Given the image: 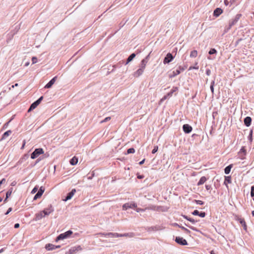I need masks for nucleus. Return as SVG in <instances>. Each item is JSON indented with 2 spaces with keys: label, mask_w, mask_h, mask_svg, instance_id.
I'll return each mask as SVG.
<instances>
[{
  "label": "nucleus",
  "mask_w": 254,
  "mask_h": 254,
  "mask_svg": "<svg viewBox=\"0 0 254 254\" xmlns=\"http://www.w3.org/2000/svg\"><path fill=\"white\" fill-rule=\"evenodd\" d=\"M110 120H111V117H106L105 119H104L103 120L101 121L100 122V123L102 124L103 123L108 122V121H110Z\"/></svg>",
  "instance_id": "obj_38"
},
{
  "label": "nucleus",
  "mask_w": 254,
  "mask_h": 254,
  "mask_svg": "<svg viewBox=\"0 0 254 254\" xmlns=\"http://www.w3.org/2000/svg\"><path fill=\"white\" fill-rule=\"evenodd\" d=\"M223 12V10L220 8H216L213 12V15L215 16L218 17Z\"/></svg>",
  "instance_id": "obj_17"
},
{
  "label": "nucleus",
  "mask_w": 254,
  "mask_h": 254,
  "mask_svg": "<svg viewBox=\"0 0 254 254\" xmlns=\"http://www.w3.org/2000/svg\"><path fill=\"white\" fill-rule=\"evenodd\" d=\"M169 97L167 95H166L165 96H164V97L162 98V100H165L166 99H167L168 98H169Z\"/></svg>",
  "instance_id": "obj_52"
},
{
  "label": "nucleus",
  "mask_w": 254,
  "mask_h": 254,
  "mask_svg": "<svg viewBox=\"0 0 254 254\" xmlns=\"http://www.w3.org/2000/svg\"><path fill=\"white\" fill-rule=\"evenodd\" d=\"M134 235L133 233H125L124 234H121L120 237H127L131 238L134 237Z\"/></svg>",
  "instance_id": "obj_27"
},
{
  "label": "nucleus",
  "mask_w": 254,
  "mask_h": 254,
  "mask_svg": "<svg viewBox=\"0 0 254 254\" xmlns=\"http://www.w3.org/2000/svg\"><path fill=\"white\" fill-rule=\"evenodd\" d=\"M195 202L200 205H202L203 204V202L200 200H195Z\"/></svg>",
  "instance_id": "obj_43"
},
{
  "label": "nucleus",
  "mask_w": 254,
  "mask_h": 254,
  "mask_svg": "<svg viewBox=\"0 0 254 254\" xmlns=\"http://www.w3.org/2000/svg\"><path fill=\"white\" fill-rule=\"evenodd\" d=\"M144 161H145V159H143V160H142L141 161H140V162H139V164L140 165H142V164H143L144 163Z\"/></svg>",
  "instance_id": "obj_54"
},
{
  "label": "nucleus",
  "mask_w": 254,
  "mask_h": 254,
  "mask_svg": "<svg viewBox=\"0 0 254 254\" xmlns=\"http://www.w3.org/2000/svg\"><path fill=\"white\" fill-rule=\"evenodd\" d=\"M184 217L185 219H187L188 220L190 221V222H192V223H195V220H194V219H192V218H189V217H188V216H184Z\"/></svg>",
  "instance_id": "obj_37"
},
{
  "label": "nucleus",
  "mask_w": 254,
  "mask_h": 254,
  "mask_svg": "<svg viewBox=\"0 0 254 254\" xmlns=\"http://www.w3.org/2000/svg\"><path fill=\"white\" fill-rule=\"evenodd\" d=\"M252 122V119L250 117H247L244 119V124L247 127H249Z\"/></svg>",
  "instance_id": "obj_18"
},
{
  "label": "nucleus",
  "mask_w": 254,
  "mask_h": 254,
  "mask_svg": "<svg viewBox=\"0 0 254 254\" xmlns=\"http://www.w3.org/2000/svg\"><path fill=\"white\" fill-rule=\"evenodd\" d=\"M173 59V57L171 53H168L166 57L164 59L163 63L164 64H168Z\"/></svg>",
  "instance_id": "obj_9"
},
{
  "label": "nucleus",
  "mask_w": 254,
  "mask_h": 254,
  "mask_svg": "<svg viewBox=\"0 0 254 254\" xmlns=\"http://www.w3.org/2000/svg\"><path fill=\"white\" fill-rule=\"evenodd\" d=\"M148 56H147V57H146L145 59H143L141 61L139 68H140L143 70L145 69V68L146 67V64L148 62Z\"/></svg>",
  "instance_id": "obj_13"
},
{
  "label": "nucleus",
  "mask_w": 254,
  "mask_h": 254,
  "mask_svg": "<svg viewBox=\"0 0 254 254\" xmlns=\"http://www.w3.org/2000/svg\"><path fill=\"white\" fill-rule=\"evenodd\" d=\"M25 144V142H24V143L23 144L22 146V147H21L22 149L24 147Z\"/></svg>",
  "instance_id": "obj_58"
},
{
  "label": "nucleus",
  "mask_w": 254,
  "mask_h": 254,
  "mask_svg": "<svg viewBox=\"0 0 254 254\" xmlns=\"http://www.w3.org/2000/svg\"><path fill=\"white\" fill-rule=\"evenodd\" d=\"M144 70L143 69L140 68H139V69H138L134 73V76L135 77H139L140 75H141L144 72Z\"/></svg>",
  "instance_id": "obj_21"
},
{
  "label": "nucleus",
  "mask_w": 254,
  "mask_h": 254,
  "mask_svg": "<svg viewBox=\"0 0 254 254\" xmlns=\"http://www.w3.org/2000/svg\"><path fill=\"white\" fill-rule=\"evenodd\" d=\"M224 3L226 5H228L229 4V1L228 0H225Z\"/></svg>",
  "instance_id": "obj_51"
},
{
  "label": "nucleus",
  "mask_w": 254,
  "mask_h": 254,
  "mask_svg": "<svg viewBox=\"0 0 254 254\" xmlns=\"http://www.w3.org/2000/svg\"><path fill=\"white\" fill-rule=\"evenodd\" d=\"M135 57V54L134 53L131 54L127 59V64L131 62Z\"/></svg>",
  "instance_id": "obj_32"
},
{
  "label": "nucleus",
  "mask_w": 254,
  "mask_h": 254,
  "mask_svg": "<svg viewBox=\"0 0 254 254\" xmlns=\"http://www.w3.org/2000/svg\"><path fill=\"white\" fill-rule=\"evenodd\" d=\"M57 78V76H55L45 86V88H50L55 83Z\"/></svg>",
  "instance_id": "obj_14"
},
{
  "label": "nucleus",
  "mask_w": 254,
  "mask_h": 254,
  "mask_svg": "<svg viewBox=\"0 0 254 254\" xmlns=\"http://www.w3.org/2000/svg\"><path fill=\"white\" fill-rule=\"evenodd\" d=\"M72 232L71 230L67 231L65 233L61 234L56 239V241L67 239L71 235Z\"/></svg>",
  "instance_id": "obj_1"
},
{
  "label": "nucleus",
  "mask_w": 254,
  "mask_h": 254,
  "mask_svg": "<svg viewBox=\"0 0 254 254\" xmlns=\"http://www.w3.org/2000/svg\"><path fill=\"white\" fill-rule=\"evenodd\" d=\"M11 133V131L9 130L5 132L2 135V139H5L7 136H8Z\"/></svg>",
  "instance_id": "obj_30"
},
{
  "label": "nucleus",
  "mask_w": 254,
  "mask_h": 254,
  "mask_svg": "<svg viewBox=\"0 0 254 254\" xmlns=\"http://www.w3.org/2000/svg\"><path fill=\"white\" fill-rule=\"evenodd\" d=\"M224 184L227 187H228L227 183H229V184L231 183V177H230V176H226L225 177V181H224Z\"/></svg>",
  "instance_id": "obj_25"
},
{
  "label": "nucleus",
  "mask_w": 254,
  "mask_h": 254,
  "mask_svg": "<svg viewBox=\"0 0 254 254\" xmlns=\"http://www.w3.org/2000/svg\"><path fill=\"white\" fill-rule=\"evenodd\" d=\"M158 149V146H154L153 149L152 151V153H153V154L155 153L157 151Z\"/></svg>",
  "instance_id": "obj_41"
},
{
  "label": "nucleus",
  "mask_w": 254,
  "mask_h": 254,
  "mask_svg": "<svg viewBox=\"0 0 254 254\" xmlns=\"http://www.w3.org/2000/svg\"><path fill=\"white\" fill-rule=\"evenodd\" d=\"M2 200V198L0 197V202H1Z\"/></svg>",
  "instance_id": "obj_64"
},
{
  "label": "nucleus",
  "mask_w": 254,
  "mask_h": 254,
  "mask_svg": "<svg viewBox=\"0 0 254 254\" xmlns=\"http://www.w3.org/2000/svg\"><path fill=\"white\" fill-rule=\"evenodd\" d=\"M12 210V208L11 207L9 208L7 211L5 213V214H8Z\"/></svg>",
  "instance_id": "obj_48"
},
{
  "label": "nucleus",
  "mask_w": 254,
  "mask_h": 254,
  "mask_svg": "<svg viewBox=\"0 0 254 254\" xmlns=\"http://www.w3.org/2000/svg\"><path fill=\"white\" fill-rule=\"evenodd\" d=\"M78 162V158L74 156L70 160V164L72 165H76Z\"/></svg>",
  "instance_id": "obj_24"
},
{
  "label": "nucleus",
  "mask_w": 254,
  "mask_h": 254,
  "mask_svg": "<svg viewBox=\"0 0 254 254\" xmlns=\"http://www.w3.org/2000/svg\"><path fill=\"white\" fill-rule=\"evenodd\" d=\"M175 241L179 244L181 245H188L187 241L183 238L181 237H176L175 239Z\"/></svg>",
  "instance_id": "obj_8"
},
{
  "label": "nucleus",
  "mask_w": 254,
  "mask_h": 254,
  "mask_svg": "<svg viewBox=\"0 0 254 254\" xmlns=\"http://www.w3.org/2000/svg\"><path fill=\"white\" fill-rule=\"evenodd\" d=\"M37 188L35 187L32 190V193H35L37 191Z\"/></svg>",
  "instance_id": "obj_47"
},
{
  "label": "nucleus",
  "mask_w": 254,
  "mask_h": 254,
  "mask_svg": "<svg viewBox=\"0 0 254 254\" xmlns=\"http://www.w3.org/2000/svg\"><path fill=\"white\" fill-rule=\"evenodd\" d=\"M135 152V150L134 148H129L127 149V154H130V153H133Z\"/></svg>",
  "instance_id": "obj_36"
},
{
  "label": "nucleus",
  "mask_w": 254,
  "mask_h": 254,
  "mask_svg": "<svg viewBox=\"0 0 254 254\" xmlns=\"http://www.w3.org/2000/svg\"><path fill=\"white\" fill-rule=\"evenodd\" d=\"M76 192V190L75 189H73L71 190V191L69 192L67 194L66 197L64 199V201H67L68 200L70 199L72 196L74 195Z\"/></svg>",
  "instance_id": "obj_12"
},
{
  "label": "nucleus",
  "mask_w": 254,
  "mask_h": 254,
  "mask_svg": "<svg viewBox=\"0 0 254 254\" xmlns=\"http://www.w3.org/2000/svg\"><path fill=\"white\" fill-rule=\"evenodd\" d=\"M18 85V83H16V84H15L14 85H12V87L14 88L15 86H17Z\"/></svg>",
  "instance_id": "obj_57"
},
{
  "label": "nucleus",
  "mask_w": 254,
  "mask_h": 254,
  "mask_svg": "<svg viewBox=\"0 0 254 254\" xmlns=\"http://www.w3.org/2000/svg\"><path fill=\"white\" fill-rule=\"evenodd\" d=\"M180 228H181L187 234H190V232L189 230H188V229L186 228L185 227H183V226H179Z\"/></svg>",
  "instance_id": "obj_33"
},
{
  "label": "nucleus",
  "mask_w": 254,
  "mask_h": 254,
  "mask_svg": "<svg viewBox=\"0 0 254 254\" xmlns=\"http://www.w3.org/2000/svg\"><path fill=\"white\" fill-rule=\"evenodd\" d=\"M136 204L133 202L130 203H126L123 205V209L126 210L128 208H136Z\"/></svg>",
  "instance_id": "obj_5"
},
{
  "label": "nucleus",
  "mask_w": 254,
  "mask_h": 254,
  "mask_svg": "<svg viewBox=\"0 0 254 254\" xmlns=\"http://www.w3.org/2000/svg\"><path fill=\"white\" fill-rule=\"evenodd\" d=\"M60 246H55V249H56V248H60Z\"/></svg>",
  "instance_id": "obj_62"
},
{
  "label": "nucleus",
  "mask_w": 254,
  "mask_h": 254,
  "mask_svg": "<svg viewBox=\"0 0 254 254\" xmlns=\"http://www.w3.org/2000/svg\"><path fill=\"white\" fill-rule=\"evenodd\" d=\"M32 64H36L37 62V58L35 57H33L32 58Z\"/></svg>",
  "instance_id": "obj_42"
},
{
  "label": "nucleus",
  "mask_w": 254,
  "mask_h": 254,
  "mask_svg": "<svg viewBox=\"0 0 254 254\" xmlns=\"http://www.w3.org/2000/svg\"><path fill=\"white\" fill-rule=\"evenodd\" d=\"M232 167H233V165L232 164H231V165L228 166L227 167H226L225 168V170H224L225 173L226 174H228L230 173V172L231 171V169L232 168Z\"/></svg>",
  "instance_id": "obj_28"
},
{
  "label": "nucleus",
  "mask_w": 254,
  "mask_h": 254,
  "mask_svg": "<svg viewBox=\"0 0 254 254\" xmlns=\"http://www.w3.org/2000/svg\"><path fill=\"white\" fill-rule=\"evenodd\" d=\"M197 65V63H196L195 64V66H190L189 67V70H192L193 69H198L199 68V67Z\"/></svg>",
  "instance_id": "obj_34"
},
{
  "label": "nucleus",
  "mask_w": 254,
  "mask_h": 254,
  "mask_svg": "<svg viewBox=\"0 0 254 254\" xmlns=\"http://www.w3.org/2000/svg\"><path fill=\"white\" fill-rule=\"evenodd\" d=\"M186 68V67H185L179 66L176 70H174L172 72V73L170 75V77H173L176 76V75L179 74L181 71H183L184 70H185Z\"/></svg>",
  "instance_id": "obj_3"
},
{
  "label": "nucleus",
  "mask_w": 254,
  "mask_h": 254,
  "mask_svg": "<svg viewBox=\"0 0 254 254\" xmlns=\"http://www.w3.org/2000/svg\"><path fill=\"white\" fill-rule=\"evenodd\" d=\"M184 131L186 133H190L192 129V127L188 124H185L183 127Z\"/></svg>",
  "instance_id": "obj_11"
},
{
  "label": "nucleus",
  "mask_w": 254,
  "mask_h": 254,
  "mask_svg": "<svg viewBox=\"0 0 254 254\" xmlns=\"http://www.w3.org/2000/svg\"><path fill=\"white\" fill-rule=\"evenodd\" d=\"M44 153V151L42 148H37L34 152L31 154V158L34 159L40 155L43 154Z\"/></svg>",
  "instance_id": "obj_2"
},
{
  "label": "nucleus",
  "mask_w": 254,
  "mask_h": 254,
  "mask_svg": "<svg viewBox=\"0 0 254 254\" xmlns=\"http://www.w3.org/2000/svg\"><path fill=\"white\" fill-rule=\"evenodd\" d=\"M210 254H214V251H211Z\"/></svg>",
  "instance_id": "obj_61"
},
{
  "label": "nucleus",
  "mask_w": 254,
  "mask_h": 254,
  "mask_svg": "<svg viewBox=\"0 0 254 254\" xmlns=\"http://www.w3.org/2000/svg\"><path fill=\"white\" fill-rule=\"evenodd\" d=\"M197 56V51L196 50H193L190 52V57L195 58Z\"/></svg>",
  "instance_id": "obj_31"
},
{
  "label": "nucleus",
  "mask_w": 254,
  "mask_h": 254,
  "mask_svg": "<svg viewBox=\"0 0 254 254\" xmlns=\"http://www.w3.org/2000/svg\"><path fill=\"white\" fill-rule=\"evenodd\" d=\"M205 188L207 190H209L211 189V187L210 185H205Z\"/></svg>",
  "instance_id": "obj_44"
},
{
  "label": "nucleus",
  "mask_w": 254,
  "mask_h": 254,
  "mask_svg": "<svg viewBox=\"0 0 254 254\" xmlns=\"http://www.w3.org/2000/svg\"><path fill=\"white\" fill-rule=\"evenodd\" d=\"M238 220L240 224L243 226L244 229L247 230V227L245 219L244 218H239Z\"/></svg>",
  "instance_id": "obj_23"
},
{
  "label": "nucleus",
  "mask_w": 254,
  "mask_h": 254,
  "mask_svg": "<svg viewBox=\"0 0 254 254\" xmlns=\"http://www.w3.org/2000/svg\"><path fill=\"white\" fill-rule=\"evenodd\" d=\"M44 191V190H43L42 188H41L38 191V192L36 194V195L34 196V199L35 200L39 197H40L42 194L43 193Z\"/></svg>",
  "instance_id": "obj_16"
},
{
  "label": "nucleus",
  "mask_w": 254,
  "mask_h": 254,
  "mask_svg": "<svg viewBox=\"0 0 254 254\" xmlns=\"http://www.w3.org/2000/svg\"><path fill=\"white\" fill-rule=\"evenodd\" d=\"M207 180V178L206 177H205V176H203V177H201L199 181L197 183V185L198 186H199L203 185V184H204L206 182Z\"/></svg>",
  "instance_id": "obj_20"
},
{
  "label": "nucleus",
  "mask_w": 254,
  "mask_h": 254,
  "mask_svg": "<svg viewBox=\"0 0 254 254\" xmlns=\"http://www.w3.org/2000/svg\"><path fill=\"white\" fill-rule=\"evenodd\" d=\"M169 97H171L173 95V92H170L169 93H168L167 94Z\"/></svg>",
  "instance_id": "obj_49"
},
{
  "label": "nucleus",
  "mask_w": 254,
  "mask_h": 254,
  "mask_svg": "<svg viewBox=\"0 0 254 254\" xmlns=\"http://www.w3.org/2000/svg\"><path fill=\"white\" fill-rule=\"evenodd\" d=\"M143 178V176H140V175H139V176H137V178H138V179H142V178Z\"/></svg>",
  "instance_id": "obj_55"
},
{
  "label": "nucleus",
  "mask_w": 254,
  "mask_h": 254,
  "mask_svg": "<svg viewBox=\"0 0 254 254\" xmlns=\"http://www.w3.org/2000/svg\"><path fill=\"white\" fill-rule=\"evenodd\" d=\"M103 235H105V236H109V237H120V236L121 234H119L117 233H106V234H103Z\"/></svg>",
  "instance_id": "obj_22"
},
{
  "label": "nucleus",
  "mask_w": 254,
  "mask_h": 254,
  "mask_svg": "<svg viewBox=\"0 0 254 254\" xmlns=\"http://www.w3.org/2000/svg\"><path fill=\"white\" fill-rule=\"evenodd\" d=\"M192 214L194 215H199L201 217H204L205 216V213L204 212H201L200 213L197 210H195L194 211H193Z\"/></svg>",
  "instance_id": "obj_19"
},
{
  "label": "nucleus",
  "mask_w": 254,
  "mask_h": 254,
  "mask_svg": "<svg viewBox=\"0 0 254 254\" xmlns=\"http://www.w3.org/2000/svg\"><path fill=\"white\" fill-rule=\"evenodd\" d=\"M242 15L241 14H238L236 15L234 19H232L230 20L229 22V25L230 27L235 25L238 21L239 20Z\"/></svg>",
  "instance_id": "obj_7"
},
{
  "label": "nucleus",
  "mask_w": 254,
  "mask_h": 254,
  "mask_svg": "<svg viewBox=\"0 0 254 254\" xmlns=\"http://www.w3.org/2000/svg\"><path fill=\"white\" fill-rule=\"evenodd\" d=\"M3 249H1V250H0V253H1L2 252H3Z\"/></svg>",
  "instance_id": "obj_63"
},
{
  "label": "nucleus",
  "mask_w": 254,
  "mask_h": 254,
  "mask_svg": "<svg viewBox=\"0 0 254 254\" xmlns=\"http://www.w3.org/2000/svg\"><path fill=\"white\" fill-rule=\"evenodd\" d=\"M214 84H215L214 81H212L211 82L210 89H211V91L212 93H214Z\"/></svg>",
  "instance_id": "obj_35"
},
{
  "label": "nucleus",
  "mask_w": 254,
  "mask_h": 254,
  "mask_svg": "<svg viewBox=\"0 0 254 254\" xmlns=\"http://www.w3.org/2000/svg\"><path fill=\"white\" fill-rule=\"evenodd\" d=\"M43 211L45 215H49L50 214H51L52 212L54 211V209L52 206L50 205L48 208H46L44 210H43Z\"/></svg>",
  "instance_id": "obj_15"
},
{
  "label": "nucleus",
  "mask_w": 254,
  "mask_h": 254,
  "mask_svg": "<svg viewBox=\"0 0 254 254\" xmlns=\"http://www.w3.org/2000/svg\"><path fill=\"white\" fill-rule=\"evenodd\" d=\"M19 227V224L18 223H16L15 225H14V228H18Z\"/></svg>",
  "instance_id": "obj_50"
},
{
  "label": "nucleus",
  "mask_w": 254,
  "mask_h": 254,
  "mask_svg": "<svg viewBox=\"0 0 254 254\" xmlns=\"http://www.w3.org/2000/svg\"><path fill=\"white\" fill-rule=\"evenodd\" d=\"M252 216L254 217V210L252 211Z\"/></svg>",
  "instance_id": "obj_60"
},
{
  "label": "nucleus",
  "mask_w": 254,
  "mask_h": 254,
  "mask_svg": "<svg viewBox=\"0 0 254 254\" xmlns=\"http://www.w3.org/2000/svg\"><path fill=\"white\" fill-rule=\"evenodd\" d=\"M45 248L48 251L53 250L55 249V245L51 244L46 245Z\"/></svg>",
  "instance_id": "obj_26"
},
{
  "label": "nucleus",
  "mask_w": 254,
  "mask_h": 254,
  "mask_svg": "<svg viewBox=\"0 0 254 254\" xmlns=\"http://www.w3.org/2000/svg\"><path fill=\"white\" fill-rule=\"evenodd\" d=\"M210 73V70L208 69V70H206V74H207V75H209Z\"/></svg>",
  "instance_id": "obj_53"
},
{
  "label": "nucleus",
  "mask_w": 254,
  "mask_h": 254,
  "mask_svg": "<svg viewBox=\"0 0 254 254\" xmlns=\"http://www.w3.org/2000/svg\"><path fill=\"white\" fill-rule=\"evenodd\" d=\"M178 90L177 87H173V89L171 90V92H173V93L177 91Z\"/></svg>",
  "instance_id": "obj_46"
},
{
  "label": "nucleus",
  "mask_w": 254,
  "mask_h": 254,
  "mask_svg": "<svg viewBox=\"0 0 254 254\" xmlns=\"http://www.w3.org/2000/svg\"><path fill=\"white\" fill-rule=\"evenodd\" d=\"M189 227H190L191 229H192V230H195V231H196V229H195L194 228H193V227H192V226H190Z\"/></svg>",
  "instance_id": "obj_56"
},
{
  "label": "nucleus",
  "mask_w": 254,
  "mask_h": 254,
  "mask_svg": "<svg viewBox=\"0 0 254 254\" xmlns=\"http://www.w3.org/2000/svg\"><path fill=\"white\" fill-rule=\"evenodd\" d=\"M217 52L216 50L215 49H211L209 51V54L212 55L215 54Z\"/></svg>",
  "instance_id": "obj_39"
},
{
  "label": "nucleus",
  "mask_w": 254,
  "mask_h": 254,
  "mask_svg": "<svg viewBox=\"0 0 254 254\" xmlns=\"http://www.w3.org/2000/svg\"><path fill=\"white\" fill-rule=\"evenodd\" d=\"M5 182V179H2L0 181V186H1V184L4 183Z\"/></svg>",
  "instance_id": "obj_45"
},
{
  "label": "nucleus",
  "mask_w": 254,
  "mask_h": 254,
  "mask_svg": "<svg viewBox=\"0 0 254 254\" xmlns=\"http://www.w3.org/2000/svg\"><path fill=\"white\" fill-rule=\"evenodd\" d=\"M251 196L253 197L254 196V186L251 187Z\"/></svg>",
  "instance_id": "obj_40"
},
{
  "label": "nucleus",
  "mask_w": 254,
  "mask_h": 254,
  "mask_svg": "<svg viewBox=\"0 0 254 254\" xmlns=\"http://www.w3.org/2000/svg\"><path fill=\"white\" fill-rule=\"evenodd\" d=\"M12 189H10L9 190H8L6 193V198H5V199L4 200V201L5 202H6L7 201V198H8L9 196H10V195L11 194V193H12Z\"/></svg>",
  "instance_id": "obj_29"
},
{
  "label": "nucleus",
  "mask_w": 254,
  "mask_h": 254,
  "mask_svg": "<svg viewBox=\"0 0 254 254\" xmlns=\"http://www.w3.org/2000/svg\"><path fill=\"white\" fill-rule=\"evenodd\" d=\"M46 215L43 213V211H40L39 213H36L35 215L34 220L35 221H38L41 219L42 218L44 217Z\"/></svg>",
  "instance_id": "obj_10"
},
{
  "label": "nucleus",
  "mask_w": 254,
  "mask_h": 254,
  "mask_svg": "<svg viewBox=\"0 0 254 254\" xmlns=\"http://www.w3.org/2000/svg\"><path fill=\"white\" fill-rule=\"evenodd\" d=\"M29 64V63H28H28H26L25 64V66H28Z\"/></svg>",
  "instance_id": "obj_59"
},
{
  "label": "nucleus",
  "mask_w": 254,
  "mask_h": 254,
  "mask_svg": "<svg viewBox=\"0 0 254 254\" xmlns=\"http://www.w3.org/2000/svg\"><path fill=\"white\" fill-rule=\"evenodd\" d=\"M43 98V97L41 96L39 99H38L37 101H36L33 103H32L29 109H28V112H29L31 111H32L33 109H34L35 108H36L37 107V106L39 105V104L41 103V102Z\"/></svg>",
  "instance_id": "obj_4"
},
{
  "label": "nucleus",
  "mask_w": 254,
  "mask_h": 254,
  "mask_svg": "<svg viewBox=\"0 0 254 254\" xmlns=\"http://www.w3.org/2000/svg\"><path fill=\"white\" fill-rule=\"evenodd\" d=\"M80 246L73 247L70 249L68 251L66 252L65 254H75L77 252L81 250Z\"/></svg>",
  "instance_id": "obj_6"
}]
</instances>
